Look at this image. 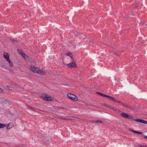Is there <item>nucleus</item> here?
<instances>
[{"instance_id": "nucleus-1", "label": "nucleus", "mask_w": 147, "mask_h": 147, "mask_svg": "<svg viewBox=\"0 0 147 147\" xmlns=\"http://www.w3.org/2000/svg\"><path fill=\"white\" fill-rule=\"evenodd\" d=\"M29 69L33 72H36L38 74L42 75H45L46 73V71H43L38 67H35L33 65L31 66L30 67Z\"/></svg>"}, {"instance_id": "nucleus-2", "label": "nucleus", "mask_w": 147, "mask_h": 147, "mask_svg": "<svg viewBox=\"0 0 147 147\" xmlns=\"http://www.w3.org/2000/svg\"><path fill=\"white\" fill-rule=\"evenodd\" d=\"M67 96L69 99L72 101L76 102L78 100V99L77 96L72 94L68 93L67 94Z\"/></svg>"}, {"instance_id": "nucleus-3", "label": "nucleus", "mask_w": 147, "mask_h": 147, "mask_svg": "<svg viewBox=\"0 0 147 147\" xmlns=\"http://www.w3.org/2000/svg\"><path fill=\"white\" fill-rule=\"evenodd\" d=\"M42 98L43 100L47 101H52L54 100V98L49 96L48 94H44L42 95Z\"/></svg>"}, {"instance_id": "nucleus-4", "label": "nucleus", "mask_w": 147, "mask_h": 147, "mask_svg": "<svg viewBox=\"0 0 147 147\" xmlns=\"http://www.w3.org/2000/svg\"><path fill=\"white\" fill-rule=\"evenodd\" d=\"M72 61L71 62L67 64V67L70 68H71L73 67L75 68H76L77 67V65L75 61L73 59H72Z\"/></svg>"}, {"instance_id": "nucleus-5", "label": "nucleus", "mask_w": 147, "mask_h": 147, "mask_svg": "<svg viewBox=\"0 0 147 147\" xmlns=\"http://www.w3.org/2000/svg\"><path fill=\"white\" fill-rule=\"evenodd\" d=\"M121 115L122 117L127 119H132L133 118V117L132 115H128V114L125 113H121Z\"/></svg>"}, {"instance_id": "nucleus-6", "label": "nucleus", "mask_w": 147, "mask_h": 147, "mask_svg": "<svg viewBox=\"0 0 147 147\" xmlns=\"http://www.w3.org/2000/svg\"><path fill=\"white\" fill-rule=\"evenodd\" d=\"M18 52L25 59H26L28 58V56L26 55L21 50H18Z\"/></svg>"}, {"instance_id": "nucleus-7", "label": "nucleus", "mask_w": 147, "mask_h": 147, "mask_svg": "<svg viewBox=\"0 0 147 147\" xmlns=\"http://www.w3.org/2000/svg\"><path fill=\"white\" fill-rule=\"evenodd\" d=\"M3 56L4 58L6 61L10 59L9 58V55L8 53L6 52H4Z\"/></svg>"}, {"instance_id": "nucleus-8", "label": "nucleus", "mask_w": 147, "mask_h": 147, "mask_svg": "<svg viewBox=\"0 0 147 147\" xmlns=\"http://www.w3.org/2000/svg\"><path fill=\"white\" fill-rule=\"evenodd\" d=\"M135 121L142 123L144 124H147V121H144V120H141L140 119H135Z\"/></svg>"}, {"instance_id": "nucleus-9", "label": "nucleus", "mask_w": 147, "mask_h": 147, "mask_svg": "<svg viewBox=\"0 0 147 147\" xmlns=\"http://www.w3.org/2000/svg\"><path fill=\"white\" fill-rule=\"evenodd\" d=\"M13 125L12 123H10L7 125H6L7 129H9L12 127H13Z\"/></svg>"}, {"instance_id": "nucleus-10", "label": "nucleus", "mask_w": 147, "mask_h": 147, "mask_svg": "<svg viewBox=\"0 0 147 147\" xmlns=\"http://www.w3.org/2000/svg\"><path fill=\"white\" fill-rule=\"evenodd\" d=\"M114 101L118 103L121 104L122 105H123V106L126 107V105L125 104L123 103V102H122L118 100L115 99V100Z\"/></svg>"}, {"instance_id": "nucleus-11", "label": "nucleus", "mask_w": 147, "mask_h": 147, "mask_svg": "<svg viewBox=\"0 0 147 147\" xmlns=\"http://www.w3.org/2000/svg\"><path fill=\"white\" fill-rule=\"evenodd\" d=\"M9 63V66L10 67H13V64L12 62L11 61V60L10 59L8 60L7 61Z\"/></svg>"}, {"instance_id": "nucleus-12", "label": "nucleus", "mask_w": 147, "mask_h": 147, "mask_svg": "<svg viewBox=\"0 0 147 147\" xmlns=\"http://www.w3.org/2000/svg\"><path fill=\"white\" fill-rule=\"evenodd\" d=\"M66 55L67 56H69L70 57L72 60L73 59V55L72 53H67L66 54Z\"/></svg>"}, {"instance_id": "nucleus-13", "label": "nucleus", "mask_w": 147, "mask_h": 147, "mask_svg": "<svg viewBox=\"0 0 147 147\" xmlns=\"http://www.w3.org/2000/svg\"><path fill=\"white\" fill-rule=\"evenodd\" d=\"M5 127H6L5 125L0 123V129L3 128Z\"/></svg>"}, {"instance_id": "nucleus-14", "label": "nucleus", "mask_w": 147, "mask_h": 147, "mask_svg": "<svg viewBox=\"0 0 147 147\" xmlns=\"http://www.w3.org/2000/svg\"><path fill=\"white\" fill-rule=\"evenodd\" d=\"M109 99L112 101H114L115 100V98L112 97L111 96H110Z\"/></svg>"}, {"instance_id": "nucleus-15", "label": "nucleus", "mask_w": 147, "mask_h": 147, "mask_svg": "<svg viewBox=\"0 0 147 147\" xmlns=\"http://www.w3.org/2000/svg\"><path fill=\"white\" fill-rule=\"evenodd\" d=\"M131 131H132V132L134 133H137H137L138 132V131H134V130H130Z\"/></svg>"}, {"instance_id": "nucleus-16", "label": "nucleus", "mask_w": 147, "mask_h": 147, "mask_svg": "<svg viewBox=\"0 0 147 147\" xmlns=\"http://www.w3.org/2000/svg\"><path fill=\"white\" fill-rule=\"evenodd\" d=\"M99 94L101 95V96H102L104 97H105V96H104L105 95H105V94H102L101 93H99Z\"/></svg>"}, {"instance_id": "nucleus-17", "label": "nucleus", "mask_w": 147, "mask_h": 147, "mask_svg": "<svg viewBox=\"0 0 147 147\" xmlns=\"http://www.w3.org/2000/svg\"><path fill=\"white\" fill-rule=\"evenodd\" d=\"M105 97H107V98H110V97L111 96H108V95H105Z\"/></svg>"}, {"instance_id": "nucleus-18", "label": "nucleus", "mask_w": 147, "mask_h": 147, "mask_svg": "<svg viewBox=\"0 0 147 147\" xmlns=\"http://www.w3.org/2000/svg\"><path fill=\"white\" fill-rule=\"evenodd\" d=\"M96 122L97 123H102V122L100 121H96Z\"/></svg>"}, {"instance_id": "nucleus-19", "label": "nucleus", "mask_w": 147, "mask_h": 147, "mask_svg": "<svg viewBox=\"0 0 147 147\" xmlns=\"http://www.w3.org/2000/svg\"><path fill=\"white\" fill-rule=\"evenodd\" d=\"M3 90L0 88V92L3 93Z\"/></svg>"}, {"instance_id": "nucleus-20", "label": "nucleus", "mask_w": 147, "mask_h": 147, "mask_svg": "<svg viewBox=\"0 0 147 147\" xmlns=\"http://www.w3.org/2000/svg\"><path fill=\"white\" fill-rule=\"evenodd\" d=\"M138 133H137V134H142L143 133L141 132L138 131Z\"/></svg>"}, {"instance_id": "nucleus-21", "label": "nucleus", "mask_w": 147, "mask_h": 147, "mask_svg": "<svg viewBox=\"0 0 147 147\" xmlns=\"http://www.w3.org/2000/svg\"><path fill=\"white\" fill-rule=\"evenodd\" d=\"M144 145H140L138 147H144Z\"/></svg>"}, {"instance_id": "nucleus-22", "label": "nucleus", "mask_w": 147, "mask_h": 147, "mask_svg": "<svg viewBox=\"0 0 147 147\" xmlns=\"http://www.w3.org/2000/svg\"><path fill=\"white\" fill-rule=\"evenodd\" d=\"M144 138L147 139V136H144Z\"/></svg>"}, {"instance_id": "nucleus-23", "label": "nucleus", "mask_w": 147, "mask_h": 147, "mask_svg": "<svg viewBox=\"0 0 147 147\" xmlns=\"http://www.w3.org/2000/svg\"><path fill=\"white\" fill-rule=\"evenodd\" d=\"M112 109L113 110H117V109Z\"/></svg>"}, {"instance_id": "nucleus-24", "label": "nucleus", "mask_w": 147, "mask_h": 147, "mask_svg": "<svg viewBox=\"0 0 147 147\" xmlns=\"http://www.w3.org/2000/svg\"><path fill=\"white\" fill-rule=\"evenodd\" d=\"M144 147H147V146H145Z\"/></svg>"}]
</instances>
